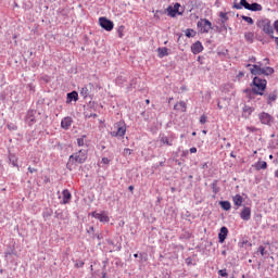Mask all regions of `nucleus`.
<instances>
[{"label": "nucleus", "instance_id": "obj_1", "mask_svg": "<svg viewBox=\"0 0 278 278\" xmlns=\"http://www.w3.org/2000/svg\"><path fill=\"white\" fill-rule=\"evenodd\" d=\"M86 160H88V150H79L70 156L67 166H70V164H84Z\"/></svg>", "mask_w": 278, "mask_h": 278}, {"label": "nucleus", "instance_id": "obj_2", "mask_svg": "<svg viewBox=\"0 0 278 278\" xmlns=\"http://www.w3.org/2000/svg\"><path fill=\"white\" fill-rule=\"evenodd\" d=\"M266 79H262L257 76H255L253 78V81H252V91L254 92V94H264V90H266Z\"/></svg>", "mask_w": 278, "mask_h": 278}, {"label": "nucleus", "instance_id": "obj_3", "mask_svg": "<svg viewBox=\"0 0 278 278\" xmlns=\"http://www.w3.org/2000/svg\"><path fill=\"white\" fill-rule=\"evenodd\" d=\"M257 26L260 27V29H262V31H264V34H267V36H270V38H273L275 34V28H273V24L270 23V20L268 18L261 20L258 21Z\"/></svg>", "mask_w": 278, "mask_h": 278}, {"label": "nucleus", "instance_id": "obj_4", "mask_svg": "<svg viewBox=\"0 0 278 278\" xmlns=\"http://www.w3.org/2000/svg\"><path fill=\"white\" fill-rule=\"evenodd\" d=\"M250 73L252 75H273V73H275V70H273V67H262L261 64H254L250 68Z\"/></svg>", "mask_w": 278, "mask_h": 278}, {"label": "nucleus", "instance_id": "obj_5", "mask_svg": "<svg viewBox=\"0 0 278 278\" xmlns=\"http://www.w3.org/2000/svg\"><path fill=\"white\" fill-rule=\"evenodd\" d=\"M198 29L200 34H210V30L212 29V22L207 18H201L198 22Z\"/></svg>", "mask_w": 278, "mask_h": 278}, {"label": "nucleus", "instance_id": "obj_6", "mask_svg": "<svg viewBox=\"0 0 278 278\" xmlns=\"http://www.w3.org/2000/svg\"><path fill=\"white\" fill-rule=\"evenodd\" d=\"M92 218H96L100 223H110V215H108V212L102 211L100 213L92 212L91 213Z\"/></svg>", "mask_w": 278, "mask_h": 278}, {"label": "nucleus", "instance_id": "obj_7", "mask_svg": "<svg viewBox=\"0 0 278 278\" xmlns=\"http://www.w3.org/2000/svg\"><path fill=\"white\" fill-rule=\"evenodd\" d=\"M99 23L102 29H105V31H112L114 29V22L108 20L106 17H100Z\"/></svg>", "mask_w": 278, "mask_h": 278}, {"label": "nucleus", "instance_id": "obj_8", "mask_svg": "<svg viewBox=\"0 0 278 278\" xmlns=\"http://www.w3.org/2000/svg\"><path fill=\"white\" fill-rule=\"evenodd\" d=\"M179 8H181V4L176 3L173 5H169L167 8V14L168 16H172V18H175V16H177V14H181V12H179Z\"/></svg>", "mask_w": 278, "mask_h": 278}, {"label": "nucleus", "instance_id": "obj_9", "mask_svg": "<svg viewBox=\"0 0 278 278\" xmlns=\"http://www.w3.org/2000/svg\"><path fill=\"white\" fill-rule=\"evenodd\" d=\"M260 121L263 123V125H270V123H273V116H270L268 113H261Z\"/></svg>", "mask_w": 278, "mask_h": 278}, {"label": "nucleus", "instance_id": "obj_10", "mask_svg": "<svg viewBox=\"0 0 278 278\" xmlns=\"http://www.w3.org/2000/svg\"><path fill=\"white\" fill-rule=\"evenodd\" d=\"M117 131H113L112 136L123 137L127 132V127L124 124H117Z\"/></svg>", "mask_w": 278, "mask_h": 278}, {"label": "nucleus", "instance_id": "obj_11", "mask_svg": "<svg viewBox=\"0 0 278 278\" xmlns=\"http://www.w3.org/2000/svg\"><path fill=\"white\" fill-rule=\"evenodd\" d=\"M191 51L194 55H198V53H201L203 51V43L201 41H197L191 46Z\"/></svg>", "mask_w": 278, "mask_h": 278}, {"label": "nucleus", "instance_id": "obj_12", "mask_svg": "<svg viewBox=\"0 0 278 278\" xmlns=\"http://www.w3.org/2000/svg\"><path fill=\"white\" fill-rule=\"evenodd\" d=\"M227 233H229V230L227 229V227H222L220 231L218 233V239L220 244H223V242H225V240H227Z\"/></svg>", "mask_w": 278, "mask_h": 278}, {"label": "nucleus", "instance_id": "obj_13", "mask_svg": "<svg viewBox=\"0 0 278 278\" xmlns=\"http://www.w3.org/2000/svg\"><path fill=\"white\" fill-rule=\"evenodd\" d=\"M254 168L255 170H266L268 168V164L266 163V161H257L254 164Z\"/></svg>", "mask_w": 278, "mask_h": 278}, {"label": "nucleus", "instance_id": "obj_14", "mask_svg": "<svg viewBox=\"0 0 278 278\" xmlns=\"http://www.w3.org/2000/svg\"><path fill=\"white\" fill-rule=\"evenodd\" d=\"M71 125H73V118L64 117L61 122L62 129H70Z\"/></svg>", "mask_w": 278, "mask_h": 278}, {"label": "nucleus", "instance_id": "obj_15", "mask_svg": "<svg viewBox=\"0 0 278 278\" xmlns=\"http://www.w3.org/2000/svg\"><path fill=\"white\" fill-rule=\"evenodd\" d=\"M241 218L242 220L251 219V207H243V210L241 211Z\"/></svg>", "mask_w": 278, "mask_h": 278}, {"label": "nucleus", "instance_id": "obj_16", "mask_svg": "<svg viewBox=\"0 0 278 278\" xmlns=\"http://www.w3.org/2000/svg\"><path fill=\"white\" fill-rule=\"evenodd\" d=\"M62 197H63V199H62V203L64 204V205H66V203H68L70 201H71V191H68V189H64L63 191H62Z\"/></svg>", "mask_w": 278, "mask_h": 278}, {"label": "nucleus", "instance_id": "obj_17", "mask_svg": "<svg viewBox=\"0 0 278 278\" xmlns=\"http://www.w3.org/2000/svg\"><path fill=\"white\" fill-rule=\"evenodd\" d=\"M79 99V94L77 91H72L67 93V100L66 103H72L73 101H77Z\"/></svg>", "mask_w": 278, "mask_h": 278}, {"label": "nucleus", "instance_id": "obj_18", "mask_svg": "<svg viewBox=\"0 0 278 278\" xmlns=\"http://www.w3.org/2000/svg\"><path fill=\"white\" fill-rule=\"evenodd\" d=\"M174 110H176V112H186V110H187L186 102L180 101V102L176 103L174 105Z\"/></svg>", "mask_w": 278, "mask_h": 278}, {"label": "nucleus", "instance_id": "obj_19", "mask_svg": "<svg viewBox=\"0 0 278 278\" xmlns=\"http://www.w3.org/2000/svg\"><path fill=\"white\" fill-rule=\"evenodd\" d=\"M160 142H162V144H166L167 147H173V138H168L164 135L160 136Z\"/></svg>", "mask_w": 278, "mask_h": 278}, {"label": "nucleus", "instance_id": "obj_20", "mask_svg": "<svg viewBox=\"0 0 278 278\" xmlns=\"http://www.w3.org/2000/svg\"><path fill=\"white\" fill-rule=\"evenodd\" d=\"M157 56L159 58H166L167 55H169L168 53V48L163 47V48H157Z\"/></svg>", "mask_w": 278, "mask_h": 278}, {"label": "nucleus", "instance_id": "obj_21", "mask_svg": "<svg viewBox=\"0 0 278 278\" xmlns=\"http://www.w3.org/2000/svg\"><path fill=\"white\" fill-rule=\"evenodd\" d=\"M242 195L240 194H236L235 197H232V202L237 207H242Z\"/></svg>", "mask_w": 278, "mask_h": 278}, {"label": "nucleus", "instance_id": "obj_22", "mask_svg": "<svg viewBox=\"0 0 278 278\" xmlns=\"http://www.w3.org/2000/svg\"><path fill=\"white\" fill-rule=\"evenodd\" d=\"M249 2H247V0H241L239 4H235L233 8H236V10H242V8H244L245 10H249Z\"/></svg>", "mask_w": 278, "mask_h": 278}, {"label": "nucleus", "instance_id": "obj_23", "mask_svg": "<svg viewBox=\"0 0 278 278\" xmlns=\"http://www.w3.org/2000/svg\"><path fill=\"white\" fill-rule=\"evenodd\" d=\"M248 10H251V12H262V5L258 3H252Z\"/></svg>", "mask_w": 278, "mask_h": 278}, {"label": "nucleus", "instance_id": "obj_24", "mask_svg": "<svg viewBox=\"0 0 278 278\" xmlns=\"http://www.w3.org/2000/svg\"><path fill=\"white\" fill-rule=\"evenodd\" d=\"M219 205L225 210V212H229V210H231V203L229 201H220Z\"/></svg>", "mask_w": 278, "mask_h": 278}, {"label": "nucleus", "instance_id": "obj_25", "mask_svg": "<svg viewBox=\"0 0 278 278\" xmlns=\"http://www.w3.org/2000/svg\"><path fill=\"white\" fill-rule=\"evenodd\" d=\"M244 38L247 42H253V40H255V34L252 31H248L244 34Z\"/></svg>", "mask_w": 278, "mask_h": 278}, {"label": "nucleus", "instance_id": "obj_26", "mask_svg": "<svg viewBox=\"0 0 278 278\" xmlns=\"http://www.w3.org/2000/svg\"><path fill=\"white\" fill-rule=\"evenodd\" d=\"M271 101H277V93H269L267 97V103L270 104Z\"/></svg>", "mask_w": 278, "mask_h": 278}, {"label": "nucleus", "instance_id": "obj_27", "mask_svg": "<svg viewBox=\"0 0 278 278\" xmlns=\"http://www.w3.org/2000/svg\"><path fill=\"white\" fill-rule=\"evenodd\" d=\"M78 147H84L86 144V135H83L80 138L77 139Z\"/></svg>", "mask_w": 278, "mask_h": 278}, {"label": "nucleus", "instance_id": "obj_28", "mask_svg": "<svg viewBox=\"0 0 278 278\" xmlns=\"http://www.w3.org/2000/svg\"><path fill=\"white\" fill-rule=\"evenodd\" d=\"M9 160H10V162H11V164L13 165V166H18V159H16V156H14V155H10L9 156Z\"/></svg>", "mask_w": 278, "mask_h": 278}, {"label": "nucleus", "instance_id": "obj_29", "mask_svg": "<svg viewBox=\"0 0 278 278\" xmlns=\"http://www.w3.org/2000/svg\"><path fill=\"white\" fill-rule=\"evenodd\" d=\"M185 34H186V36H187V38H192L194 35V30H192V29H187L186 31H185Z\"/></svg>", "mask_w": 278, "mask_h": 278}, {"label": "nucleus", "instance_id": "obj_30", "mask_svg": "<svg viewBox=\"0 0 278 278\" xmlns=\"http://www.w3.org/2000/svg\"><path fill=\"white\" fill-rule=\"evenodd\" d=\"M243 21H245V23H249V25H253V18L250 16H242Z\"/></svg>", "mask_w": 278, "mask_h": 278}, {"label": "nucleus", "instance_id": "obj_31", "mask_svg": "<svg viewBox=\"0 0 278 278\" xmlns=\"http://www.w3.org/2000/svg\"><path fill=\"white\" fill-rule=\"evenodd\" d=\"M200 123H201V125H205V123H207V116L202 115V116L200 117Z\"/></svg>", "mask_w": 278, "mask_h": 278}, {"label": "nucleus", "instance_id": "obj_32", "mask_svg": "<svg viewBox=\"0 0 278 278\" xmlns=\"http://www.w3.org/2000/svg\"><path fill=\"white\" fill-rule=\"evenodd\" d=\"M258 251H260L261 255H263V256L266 255V248H265V247H262V245H261V247L258 248Z\"/></svg>", "mask_w": 278, "mask_h": 278}, {"label": "nucleus", "instance_id": "obj_33", "mask_svg": "<svg viewBox=\"0 0 278 278\" xmlns=\"http://www.w3.org/2000/svg\"><path fill=\"white\" fill-rule=\"evenodd\" d=\"M218 275H220V277H227V269H222L218 271Z\"/></svg>", "mask_w": 278, "mask_h": 278}, {"label": "nucleus", "instance_id": "obj_34", "mask_svg": "<svg viewBox=\"0 0 278 278\" xmlns=\"http://www.w3.org/2000/svg\"><path fill=\"white\" fill-rule=\"evenodd\" d=\"M101 164H105L106 166L110 164V159L108 157H102Z\"/></svg>", "mask_w": 278, "mask_h": 278}, {"label": "nucleus", "instance_id": "obj_35", "mask_svg": "<svg viewBox=\"0 0 278 278\" xmlns=\"http://www.w3.org/2000/svg\"><path fill=\"white\" fill-rule=\"evenodd\" d=\"M80 94L86 97L88 94V89L87 88H83L81 91H80Z\"/></svg>", "mask_w": 278, "mask_h": 278}, {"label": "nucleus", "instance_id": "obj_36", "mask_svg": "<svg viewBox=\"0 0 278 278\" xmlns=\"http://www.w3.org/2000/svg\"><path fill=\"white\" fill-rule=\"evenodd\" d=\"M28 172H29V173H36V168H34V167H28Z\"/></svg>", "mask_w": 278, "mask_h": 278}, {"label": "nucleus", "instance_id": "obj_37", "mask_svg": "<svg viewBox=\"0 0 278 278\" xmlns=\"http://www.w3.org/2000/svg\"><path fill=\"white\" fill-rule=\"evenodd\" d=\"M190 153H197V148H190Z\"/></svg>", "mask_w": 278, "mask_h": 278}, {"label": "nucleus", "instance_id": "obj_38", "mask_svg": "<svg viewBox=\"0 0 278 278\" xmlns=\"http://www.w3.org/2000/svg\"><path fill=\"white\" fill-rule=\"evenodd\" d=\"M218 110H223V105H220V102H217Z\"/></svg>", "mask_w": 278, "mask_h": 278}, {"label": "nucleus", "instance_id": "obj_39", "mask_svg": "<svg viewBox=\"0 0 278 278\" xmlns=\"http://www.w3.org/2000/svg\"><path fill=\"white\" fill-rule=\"evenodd\" d=\"M125 151H126V153H128L129 155H131V150L126 149Z\"/></svg>", "mask_w": 278, "mask_h": 278}, {"label": "nucleus", "instance_id": "obj_40", "mask_svg": "<svg viewBox=\"0 0 278 278\" xmlns=\"http://www.w3.org/2000/svg\"><path fill=\"white\" fill-rule=\"evenodd\" d=\"M250 62H255V58H251V59H250Z\"/></svg>", "mask_w": 278, "mask_h": 278}, {"label": "nucleus", "instance_id": "obj_41", "mask_svg": "<svg viewBox=\"0 0 278 278\" xmlns=\"http://www.w3.org/2000/svg\"><path fill=\"white\" fill-rule=\"evenodd\" d=\"M275 177H278V169L275 172Z\"/></svg>", "mask_w": 278, "mask_h": 278}, {"label": "nucleus", "instance_id": "obj_42", "mask_svg": "<svg viewBox=\"0 0 278 278\" xmlns=\"http://www.w3.org/2000/svg\"><path fill=\"white\" fill-rule=\"evenodd\" d=\"M119 38H123V33H119Z\"/></svg>", "mask_w": 278, "mask_h": 278}, {"label": "nucleus", "instance_id": "obj_43", "mask_svg": "<svg viewBox=\"0 0 278 278\" xmlns=\"http://www.w3.org/2000/svg\"><path fill=\"white\" fill-rule=\"evenodd\" d=\"M239 75H240L241 77H243V76H244V73H240Z\"/></svg>", "mask_w": 278, "mask_h": 278}, {"label": "nucleus", "instance_id": "obj_44", "mask_svg": "<svg viewBox=\"0 0 278 278\" xmlns=\"http://www.w3.org/2000/svg\"><path fill=\"white\" fill-rule=\"evenodd\" d=\"M129 190H134V186H130V187H129Z\"/></svg>", "mask_w": 278, "mask_h": 278}, {"label": "nucleus", "instance_id": "obj_45", "mask_svg": "<svg viewBox=\"0 0 278 278\" xmlns=\"http://www.w3.org/2000/svg\"><path fill=\"white\" fill-rule=\"evenodd\" d=\"M269 160H273V154L269 155Z\"/></svg>", "mask_w": 278, "mask_h": 278}, {"label": "nucleus", "instance_id": "obj_46", "mask_svg": "<svg viewBox=\"0 0 278 278\" xmlns=\"http://www.w3.org/2000/svg\"><path fill=\"white\" fill-rule=\"evenodd\" d=\"M192 136H197V132H192Z\"/></svg>", "mask_w": 278, "mask_h": 278}, {"label": "nucleus", "instance_id": "obj_47", "mask_svg": "<svg viewBox=\"0 0 278 278\" xmlns=\"http://www.w3.org/2000/svg\"><path fill=\"white\" fill-rule=\"evenodd\" d=\"M134 257H138V254H134Z\"/></svg>", "mask_w": 278, "mask_h": 278}, {"label": "nucleus", "instance_id": "obj_48", "mask_svg": "<svg viewBox=\"0 0 278 278\" xmlns=\"http://www.w3.org/2000/svg\"><path fill=\"white\" fill-rule=\"evenodd\" d=\"M247 67L251 66V64L245 65Z\"/></svg>", "mask_w": 278, "mask_h": 278}, {"label": "nucleus", "instance_id": "obj_49", "mask_svg": "<svg viewBox=\"0 0 278 278\" xmlns=\"http://www.w3.org/2000/svg\"><path fill=\"white\" fill-rule=\"evenodd\" d=\"M97 116V114H93V117H96Z\"/></svg>", "mask_w": 278, "mask_h": 278}, {"label": "nucleus", "instance_id": "obj_50", "mask_svg": "<svg viewBox=\"0 0 278 278\" xmlns=\"http://www.w3.org/2000/svg\"><path fill=\"white\" fill-rule=\"evenodd\" d=\"M147 103H149V100H147Z\"/></svg>", "mask_w": 278, "mask_h": 278}]
</instances>
